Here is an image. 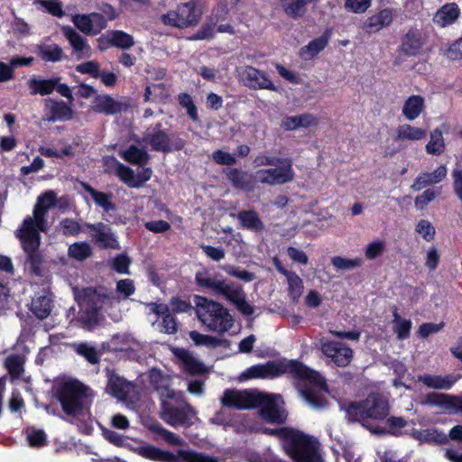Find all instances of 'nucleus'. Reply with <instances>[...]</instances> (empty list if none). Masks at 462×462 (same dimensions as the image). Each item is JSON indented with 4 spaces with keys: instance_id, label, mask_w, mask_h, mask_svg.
<instances>
[{
    "instance_id": "nucleus-26",
    "label": "nucleus",
    "mask_w": 462,
    "mask_h": 462,
    "mask_svg": "<svg viewBox=\"0 0 462 462\" xmlns=\"http://www.w3.org/2000/svg\"><path fill=\"white\" fill-rule=\"evenodd\" d=\"M423 46L421 32L417 28H411L402 39L401 51L407 56H416Z\"/></svg>"
},
{
    "instance_id": "nucleus-18",
    "label": "nucleus",
    "mask_w": 462,
    "mask_h": 462,
    "mask_svg": "<svg viewBox=\"0 0 462 462\" xmlns=\"http://www.w3.org/2000/svg\"><path fill=\"white\" fill-rule=\"evenodd\" d=\"M18 239L21 242L23 252L26 254L25 263L29 264L31 273L37 277H42L43 256L39 250L41 241L23 238Z\"/></svg>"
},
{
    "instance_id": "nucleus-56",
    "label": "nucleus",
    "mask_w": 462,
    "mask_h": 462,
    "mask_svg": "<svg viewBox=\"0 0 462 462\" xmlns=\"http://www.w3.org/2000/svg\"><path fill=\"white\" fill-rule=\"evenodd\" d=\"M90 14H75L72 18L74 25L83 33L87 35H94Z\"/></svg>"
},
{
    "instance_id": "nucleus-30",
    "label": "nucleus",
    "mask_w": 462,
    "mask_h": 462,
    "mask_svg": "<svg viewBox=\"0 0 462 462\" xmlns=\"http://www.w3.org/2000/svg\"><path fill=\"white\" fill-rule=\"evenodd\" d=\"M93 110L105 115H116L123 110V104L107 94L97 95L93 101Z\"/></svg>"
},
{
    "instance_id": "nucleus-55",
    "label": "nucleus",
    "mask_w": 462,
    "mask_h": 462,
    "mask_svg": "<svg viewBox=\"0 0 462 462\" xmlns=\"http://www.w3.org/2000/svg\"><path fill=\"white\" fill-rule=\"evenodd\" d=\"M420 441L435 444H445L448 442V436L436 429H428L420 433Z\"/></svg>"
},
{
    "instance_id": "nucleus-38",
    "label": "nucleus",
    "mask_w": 462,
    "mask_h": 462,
    "mask_svg": "<svg viewBox=\"0 0 462 462\" xmlns=\"http://www.w3.org/2000/svg\"><path fill=\"white\" fill-rule=\"evenodd\" d=\"M85 190L90 195L94 202L101 207L104 211H115L116 209V204L112 201L113 194L111 192L106 193L94 189L89 184H84Z\"/></svg>"
},
{
    "instance_id": "nucleus-27",
    "label": "nucleus",
    "mask_w": 462,
    "mask_h": 462,
    "mask_svg": "<svg viewBox=\"0 0 462 462\" xmlns=\"http://www.w3.org/2000/svg\"><path fill=\"white\" fill-rule=\"evenodd\" d=\"M459 15L460 9L458 5L454 2L447 3L435 13L433 23L444 28L453 24L458 19Z\"/></svg>"
},
{
    "instance_id": "nucleus-62",
    "label": "nucleus",
    "mask_w": 462,
    "mask_h": 462,
    "mask_svg": "<svg viewBox=\"0 0 462 462\" xmlns=\"http://www.w3.org/2000/svg\"><path fill=\"white\" fill-rule=\"evenodd\" d=\"M180 357L190 374H199L203 373V364L191 356L189 354L184 352L183 355L180 356Z\"/></svg>"
},
{
    "instance_id": "nucleus-63",
    "label": "nucleus",
    "mask_w": 462,
    "mask_h": 462,
    "mask_svg": "<svg viewBox=\"0 0 462 462\" xmlns=\"http://www.w3.org/2000/svg\"><path fill=\"white\" fill-rule=\"evenodd\" d=\"M293 429L294 428L290 427H282L276 429L264 427L261 430V432L268 436L277 437L282 441V444L284 445L291 434Z\"/></svg>"
},
{
    "instance_id": "nucleus-34",
    "label": "nucleus",
    "mask_w": 462,
    "mask_h": 462,
    "mask_svg": "<svg viewBox=\"0 0 462 462\" xmlns=\"http://www.w3.org/2000/svg\"><path fill=\"white\" fill-rule=\"evenodd\" d=\"M424 107V97L420 95H411L403 104L402 115L407 120L413 121L420 116Z\"/></svg>"
},
{
    "instance_id": "nucleus-8",
    "label": "nucleus",
    "mask_w": 462,
    "mask_h": 462,
    "mask_svg": "<svg viewBox=\"0 0 462 462\" xmlns=\"http://www.w3.org/2000/svg\"><path fill=\"white\" fill-rule=\"evenodd\" d=\"M255 409H259V416L271 424L282 425L286 422L288 412L284 409L283 400L280 394L265 393L258 391Z\"/></svg>"
},
{
    "instance_id": "nucleus-59",
    "label": "nucleus",
    "mask_w": 462,
    "mask_h": 462,
    "mask_svg": "<svg viewBox=\"0 0 462 462\" xmlns=\"http://www.w3.org/2000/svg\"><path fill=\"white\" fill-rule=\"evenodd\" d=\"M26 439L32 448H42L48 444L47 435L43 430H32L27 434Z\"/></svg>"
},
{
    "instance_id": "nucleus-31",
    "label": "nucleus",
    "mask_w": 462,
    "mask_h": 462,
    "mask_svg": "<svg viewBox=\"0 0 462 462\" xmlns=\"http://www.w3.org/2000/svg\"><path fill=\"white\" fill-rule=\"evenodd\" d=\"M63 34L69 41L75 53L78 54V59H81L84 54L89 53L90 46L88 41L75 29L66 26L63 28Z\"/></svg>"
},
{
    "instance_id": "nucleus-20",
    "label": "nucleus",
    "mask_w": 462,
    "mask_h": 462,
    "mask_svg": "<svg viewBox=\"0 0 462 462\" xmlns=\"http://www.w3.org/2000/svg\"><path fill=\"white\" fill-rule=\"evenodd\" d=\"M74 116V111L70 105L63 100L48 98L45 100V117L48 122H66Z\"/></svg>"
},
{
    "instance_id": "nucleus-7",
    "label": "nucleus",
    "mask_w": 462,
    "mask_h": 462,
    "mask_svg": "<svg viewBox=\"0 0 462 462\" xmlns=\"http://www.w3.org/2000/svg\"><path fill=\"white\" fill-rule=\"evenodd\" d=\"M319 446L316 438L293 429L283 448L293 462H323Z\"/></svg>"
},
{
    "instance_id": "nucleus-2",
    "label": "nucleus",
    "mask_w": 462,
    "mask_h": 462,
    "mask_svg": "<svg viewBox=\"0 0 462 462\" xmlns=\"http://www.w3.org/2000/svg\"><path fill=\"white\" fill-rule=\"evenodd\" d=\"M389 413V401L379 393H372L363 401L350 402L346 407V416L349 421L360 422L369 430V420H383Z\"/></svg>"
},
{
    "instance_id": "nucleus-14",
    "label": "nucleus",
    "mask_w": 462,
    "mask_h": 462,
    "mask_svg": "<svg viewBox=\"0 0 462 462\" xmlns=\"http://www.w3.org/2000/svg\"><path fill=\"white\" fill-rule=\"evenodd\" d=\"M115 297L106 287H87L82 290L81 305L97 309L101 312L104 306L111 307Z\"/></svg>"
},
{
    "instance_id": "nucleus-16",
    "label": "nucleus",
    "mask_w": 462,
    "mask_h": 462,
    "mask_svg": "<svg viewBox=\"0 0 462 462\" xmlns=\"http://www.w3.org/2000/svg\"><path fill=\"white\" fill-rule=\"evenodd\" d=\"M86 226L90 231V236L94 243L103 249H119L120 245L112 228L103 222L95 224L88 223Z\"/></svg>"
},
{
    "instance_id": "nucleus-61",
    "label": "nucleus",
    "mask_w": 462,
    "mask_h": 462,
    "mask_svg": "<svg viewBox=\"0 0 462 462\" xmlns=\"http://www.w3.org/2000/svg\"><path fill=\"white\" fill-rule=\"evenodd\" d=\"M60 226L65 236H78L82 231L80 224L69 217L63 218Z\"/></svg>"
},
{
    "instance_id": "nucleus-40",
    "label": "nucleus",
    "mask_w": 462,
    "mask_h": 462,
    "mask_svg": "<svg viewBox=\"0 0 462 462\" xmlns=\"http://www.w3.org/2000/svg\"><path fill=\"white\" fill-rule=\"evenodd\" d=\"M427 136V131L409 124L400 125L396 130L395 141H420Z\"/></svg>"
},
{
    "instance_id": "nucleus-45",
    "label": "nucleus",
    "mask_w": 462,
    "mask_h": 462,
    "mask_svg": "<svg viewBox=\"0 0 462 462\" xmlns=\"http://www.w3.org/2000/svg\"><path fill=\"white\" fill-rule=\"evenodd\" d=\"M52 300L50 297L40 295L32 299L31 311L39 319H46L51 312Z\"/></svg>"
},
{
    "instance_id": "nucleus-15",
    "label": "nucleus",
    "mask_w": 462,
    "mask_h": 462,
    "mask_svg": "<svg viewBox=\"0 0 462 462\" xmlns=\"http://www.w3.org/2000/svg\"><path fill=\"white\" fill-rule=\"evenodd\" d=\"M240 76L244 85L251 89L277 90V87L269 79L267 73L253 66H245Z\"/></svg>"
},
{
    "instance_id": "nucleus-50",
    "label": "nucleus",
    "mask_w": 462,
    "mask_h": 462,
    "mask_svg": "<svg viewBox=\"0 0 462 462\" xmlns=\"http://www.w3.org/2000/svg\"><path fill=\"white\" fill-rule=\"evenodd\" d=\"M24 359L20 355H10L5 358V366L12 378H20L24 372Z\"/></svg>"
},
{
    "instance_id": "nucleus-21",
    "label": "nucleus",
    "mask_w": 462,
    "mask_h": 462,
    "mask_svg": "<svg viewBox=\"0 0 462 462\" xmlns=\"http://www.w3.org/2000/svg\"><path fill=\"white\" fill-rule=\"evenodd\" d=\"M47 221L45 217H31L23 219L21 226L16 230L17 238L41 241L40 232H46Z\"/></svg>"
},
{
    "instance_id": "nucleus-64",
    "label": "nucleus",
    "mask_w": 462,
    "mask_h": 462,
    "mask_svg": "<svg viewBox=\"0 0 462 462\" xmlns=\"http://www.w3.org/2000/svg\"><path fill=\"white\" fill-rule=\"evenodd\" d=\"M438 195V192H436L432 189H427L424 190L420 195H418L415 198L414 204L417 209L423 210L425 207L433 201Z\"/></svg>"
},
{
    "instance_id": "nucleus-1",
    "label": "nucleus",
    "mask_w": 462,
    "mask_h": 462,
    "mask_svg": "<svg viewBox=\"0 0 462 462\" xmlns=\"http://www.w3.org/2000/svg\"><path fill=\"white\" fill-rule=\"evenodd\" d=\"M283 374H291L296 380L307 382L320 389H327L325 378L298 359L282 358L270 360L265 364L254 365L245 370L240 378L243 380L274 379Z\"/></svg>"
},
{
    "instance_id": "nucleus-46",
    "label": "nucleus",
    "mask_w": 462,
    "mask_h": 462,
    "mask_svg": "<svg viewBox=\"0 0 462 462\" xmlns=\"http://www.w3.org/2000/svg\"><path fill=\"white\" fill-rule=\"evenodd\" d=\"M150 431L155 433L162 439H163L167 444L171 446L182 447L186 445L185 440L175 434L172 431L162 427L159 422L152 423L149 427Z\"/></svg>"
},
{
    "instance_id": "nucleus-17",
    "label": "nucleus",
    "mask_w": 462,
    "mask_h": 462,
    "mask_svg": "<svg viewBox=\"0 0 462 462\" xmlns=\"http://www.w3.org/2000/svg\"><path fill=\"white\" fill-rule=\"evenodd\" d=\"M322 353L338 367L347 366L353 358V350L338 341H327L321 345Z\"/></svg>"
},
{
    "instance_id": "nucleus-13",
    "label": "nucleus",
    "mask_w": 462,
    "mask_h": 462,
    "mask_svg": "<svg viewBox=\"0 0 462 462\" xmlns=\"http://www.w3.org/2000/svg\"><path fill=\"white\" fill-rule=\"evenodd\" d=\"M112 162L116 165V174L129 188L138 189L143 186L145 182L151 180L152 171L151 168H143L141 171L134 174V171L112 157Z\"/></svg>"
},
{
    "instance_id": "nucleus-49",
    "label": "nucleus",
    "mask_w": 462,
    "mask_h": 462,
    "mask_svg": "<svg viewBox=\"0 0 462 462\" xmlns=\"http://www.w3.org/2000/svg\"><path fill=\"white\" fill-rule=\"evenodd\" d=\"M393 330L400 340L406 339L410 337L412 323L410 319H402L397 309L394 308L393 312Z\"/></svg>"
},
{
    "instance_id": "nucleus-9",
    "label": "nucleus",
    "mask_w": 462,
    "mask_h": 462,
    "mask_svg": "<svg viewBox=\"0 0 462 462\" xmlns=\"http://www.w3.org/2000/svg\"><path fill=\"white\" fill-rule=\"evenodd\" d=\"M167 129L162 127L161 122L151 125L143 136V141L148 143L153 152L169 153L173 151H180L185 146V141L180 137L173 138Z\"/></svg>"
},
{
    "instance_id": "nucleus-6",
    "label": "nucleus",
    "mask_w": 462,
    "mask_h": 462,
    "mask_svg": "<svg viewBox=\"0 0 462 462\" xmlns=\"http://www.w3.org/2000/svg\"><path fill=\"white\" fill-rule=\"evenodd\" d=\"M254 163L256 166L280 165L276 168L263 169L256 171L258 181L263 184H285L294 179L295 174L291 158H279L261 153L254 158Z\"/></svg>"
},
{
    "instance_id": "nucleus-10",
    "label": "nucleus",
    "mask_w": 462,
    "mask_h": 462,
    "mask_svg": "<svg viewBox=\"0 0 462 462\" xmlns=\"http://www.w3.org/2000/svg\"><path fill=\"white\" fill-rule=\"evenodd\" d=\"M202 14L201 5L192 0L179 5L175 12L164 16V21L177 28H188L197 25L201 19Z\"/></svg>"
},
{
    "instance_id": "nucleus-33",
    "label": "nucleus",
    "mask_w": 462,
    "mask_h": 462,
    "mask_svg": "<svg viewBox=\"0 0 462 462\" xmlns=\"http://www.w3.org/2000/svg\"><path fill=\"white\" fill-rule=\"evenodd\" d=\"M393 21V13L391 8L380 10L377 14L370 16L365 23V28L370 32H378L383 27L389 26Z\"/></svg>"
},
{
    "instance_id": "nucleus-22",
    "label": "nucleus",
    "mask_w": 462,
    "mask_h": 462,
    "mask_svg": "<svg viewBox=\"0 0 462 462\" xmlns=\"http://www.w3.org/2000/svg\"><path fill=\"white\" fill-rule=\"evenodd\" d=\"M223 278L224 276L220 273L202 268L195 273V284L199 291L215 296Z\"/></svg>"
},
{
    "instance_id": "nucleus-23",
    "label": "nucleus",
    "mask_w": 462,
    "mask_h": 462,
    "mask_svg": "<svg viewBox=\"0 0 462 462\" xmlns=\"http://www.w3.org/2000/svg\"><path fill=\"white\" fill-rule=\"evenodd\" d=\"M223 172L233 188L247 192L254 189L257 180L248 171L237 168H226Z\"/></svg>"
},
{
    "instance_id": "nucleus-28",
    "label": "nucleus",
    "mask_w": 462,
    "mask_h": 462,
    "mask_svg": "<svg viewBox=\"0 0 462 462\" xmlns=\"http://www.w3.org/2000/svg\"><path fill=\"white\" fill-rule=\"evenodd\" d=\"M236 218L243 229L254 233H261L265 229L263 222L254 209L240 210L236 214Z\"/></svg>"
},
{
    "instance_id": "nucleus-47",
    "label": "nucleus",
    "mask_w": 462,
    "mask_h": 462,
    "mask_svg": "<svg viewBox=\"0 0 462 462\" xmlns=\"http://www.w3.org/2000/svg\"><path fill=\"white\" fill-rule=\"evenodd\" d=\"M285 277L288 282V296L293 303H296L304 290L303 281L295 272H291Z\"/></svg>"
},
{
    "instance_id": "nucleus-37",
    "label": "nucleus",
    "mask_w": 462,
    "mask_h": 462,
    "mask_svg": "<svg viewBox=\"0 0 462 462\" xmlns=\"http://www.w3.org/2000/svg\"><path fill=\"white\" fill-rule=\"evenodd\" d=\"M193 411L192 407L189 404L185 408L170 407L165 411V420L171 426H179L189 424V415Z\"/></svg>"
},
{
    "instance_id": "nucleus-24",
    "label": "nucleus",
    "mask_w": 462,
    "mask_h": 462,
    "mask_svg": "<svg viewBox=\"0 0 462 462\" xmlns=\"http://www.w3.org/2000/svg\"><path fill=\"white\" fill-rule=\"evenodd\" d=\"M106 392L112 396L124 400L127 397L132 383L125 377L119 375L114 369H106Z\"/></svg>"
},
{
    "instance_id": "nucleus-11",
    "label": "nucleus",
    "mask_w": 462,
    "mask_h": 462,
    "mask_svg": "<svg viewBox=\"0 0 462 462\" xmlns=\"http://www.w3.org/2000/svg\"><path fill=\"white\" fill-rule=\"evenodd\" d=\"M215 296L222 297L231 302L239 312L245 316H251L254 311V307L246 300L243 286L237 282L223 278Z\"/></svg>"
},
{
    "instance_id": "nucleus-12",
    "label": "nucleus",
    "mask_w": 462,
    "mask_h": 462,
    "mask_svg": "<svg viewBox=\"0 0 462 462\" xmlns=\"http://www.w3.org/2000/svg\"><path fill=\"white\" fill-rule=\"evenodd\" d=\"M257 393V390L239 391L236 389H226L221 398V402L223 406L237 410L255 409Z\"/></svg>"
},
{
    "instance_id": "nucleus-44",
    "label": "nucleus",
    "mask_w": 462,
    "mask_h": 462,
    "mask_svg": "<svg viewBox=\"0 0 462 462\" xmlns=\"http://www.w3.org/2000/svg\"><path fill=\"white\" fill-rule=\"evenodd\" d=\"M31 94L47 96L51 94L57 86V79H31L28 82Z\"/></svg>"
},
{
    "instance_id": "nucleus-51",
    "label": "nucleus",
    "mask_w": 462,
    "mask_h": 462,
    "mask_svg": "<svg viewBox=\"0 0 462 462\" xmlns=\"http://www.w3.org/2000/svg\"><path fill=\"white\" fill-rule=\"evenodd\" d=\"M178 101L181 107L186 109L188 116L193 121H199L198 108L189 93L181 92L178 95Z\"/></svg>"
},
{
    "instance_id": "nucleus-60",
    "label": "nucleus",
    "mask_w": 462,
    "mask_h": 462,
    "mask_svg": "<svg viewBox=\"0 0 462 462\" xmlns=\"http://www.w3.org/2000/svg\"><path fill=\"white\" fill-rule=\"evenodd\" d=\"M302 395L309 403L316 408H323L327 404L326 398L313 389L306 388L302 390Z\"/></svg>"
},
{
    "instance_id": "nucleus-57",
    "label": "nucleus",
    "mask_w": 462,
    "mask_h": 462,
    "mask_svg": "<svg viewBox=\"0 0 462 462\" xmlns=\"http://www.w3.org/2000/svg\"><path fill=\"white\" fill-rule=\"evenodd\" d=\"M332 265L337 270H352L361 265L360 258L347 259L342 256H334L331 259Z\"/></svg>"
},
{
    "instance_id": "nucleus-58",
    "label": "nucleus",
    "mask_w": 462,
    "mask_h": 462,
    "mask_svg": "<svg viewBox=\"0 0 462 462\" xmlns=\"http://www.w3.org/2000/svg\"><path fill=\"white\" fill-rule=\"evenodd\" d=\"M415 231L421 235L422 238L427 242H430L435 238V227L427 219H420L416 225Z\"/></svg>"
},
{
    "instance_id": "nucleus-29",
    "label": "nucleus",
    "mask_w": 462,
    "mask_h": 462,
    "mask_svg": "<svg viewBox=\"0 0 462 462\" xmlns=\"http://www.w3.org/2000/svg\"><path fill=\"white\" fill-rule=\"evenodd\" d=\"M332 34L331 29H326L321 36L313 39L306 46L300 49V54L304 60H310L322 51L330 40Z\"/></svg>"
},
{
    "instance_id": "nucleus-39",
    "label": "nucleus",
    "mask_w": 462,
    "mask_h": 462,
    "mask_svg": "<svg viewBox=\"0 0 462 462\" xmlns=\"http://www.w3.org/2000/svg\"><path fill=\"white\" fill-rule=\"evenodd\" d=\"M388 429L381 426L370 428V431L376 434H390L393 436L400 435V430L407 426V420L401 416H390L385 419Z\"/></svg>"
},
{
    "instance_id": "nucleus-19",
    "label": "nucleus",
    "mask_w": 462,
    "mask_h": 462,
    "mask_svg": "<svg viewBox=\"0 0 462 462\" xmlns=\"http://www.w3.org/2000/svg\"><path fill=\"white\" fill-rule=\"evenodd\" d=\"M424 403L441 407L448 414H462V395L432 392L426 394Z\"/></svg>"
},
{
    "instance_id": "nucleus-42",
    "label": "nucleus",
    "mask_w": 462,
    "mask_h": 462,
    "mask_svg": "<svg viewBox=\"0 0 462 462\" xmlns=\"http://www.w3.org/2000/svg\"><path fill=\"white\" fill-rule=\"evenodd\" d=\"M36 53L47 62L60 61L64 58L63 50L56 43H41L36 46Z\"/></svg>"
},
{
    "instance_id": "nucleus-5",
    "label": "nucleus",
    "mask_w": 462,
    "mask_h": 462,
    "mask_svg": "<svg viewBox=\"0 0 462 462\" xmlns=\"http://www.w3.org/2000/svg\"><path fill=\"white\" fill-rule=\"evenodd\" d=\"M196 314L210 331L223 334L233 326L229 311L221 303L204 296H196Z\"/></svg>"
},
{
    "instance_id": "nucleus-3",
    "label": "nucleus",
    "mask_w": 462,
    "mask_h": 462,
    "mask_svg": "<svg viewBox=\"0 0 462 462\" xmlns=\"http://www.w3.org/2000/svg\"><path fill=\"white\" fill-rule=\"evenodd\" d=\"M90 388L77 379H69L60 383L54 397L60 402L62 411L70 417L83 413L89 397Z\"/></svg>"
},
{
    "instance_id": "nucleus-48",
    "label": "nucleus",
    "mask_w": 462,
    "mask_h": 462,
    "mask_svg": "<svg viewBox=\"0 0 462 462\" xmlns=\"http://www.w3.org/2000/svg\"><path fill=\"white\" fill-rule=\"evenodd\" d=\"M426 152L431 155H440L445 151V142L440 129L436 128L430 133V140L426 144Z\"/></svg>"
},
{
    "instance_id": "nucleus-54",
    "label": "nucleus",
    "mask_w": 462,
    "mask_h": 462,
    "mask_svg": "<svg viewBox=\"0 0 462 462\" xmlns=\"http://www.w3.org/2000/svg\"><path fill=\"white\" fill-rule=\"evenodd\" d=\"M91 254V247L86 242L74 243L69 247V255L78 261L86 260Z\"/></svg>"
},
{
    "instance_id": "nucleus-53",
    "label": "nucleus",
    "mask_w": 462,
    "mask_h": 462,
    "mask_svg": "<svg viewBox=\"0 0 462 462\" xmlns=\"http://www.w3.org/2000/svg\"><path fill=\"white\" fill-rule=\"evenodd\" d=\"M75 351L79 356H83L91 365H97L100 361L98 352L96 347L88 343L79 344L76 346Z\"/></svg>"
},
{
    "instance_id": "nucleus-36",
    "label": "nucleus",
    "mask_w": 462,
    "mask_h": 462,
    "mask_svg": "<svg viewBox=\"0 0 462 462\" xmlns=\"http://www.w3.org/2000/svg\"><path fill=\"white\" fill-rule=\"evenodd\" d=\"M189 335V338L194 342L196 346H206L212 348H216L217 346L229 348L231 346V342L228 339L204 335L196 330L190 331Z\"/></svg>"
},
{
    "instance_id": "nucleus-32",
    "label": "nucleus",
    "mask_w": 462,
    "mask_h": 462,
    "mask_svg": "<svg viewBox=\"0 0 462 462\" xmlns=\"http://www.w3.org/2000/svg\"><path fill=\"white\" fill-rule=\"evenodd\" d=\"M418 381L430 389L449 390L455 384L457 379L451 375H432L421 374L418 376Z\"/></svg>"
},
{
    "instance_id": "nucleus-35",
    "label": "nucleus",
    "mask_w": 462,
    "mask_h": 462,
    "mask_svg": "<svg viewBox=\"0 0 462 462\" xmlns=\"http://www.w3.org/2000/svg\"><path fill=\"white\" fill-rule=\"evenodd\" d=\"M103 319V315L97 309L82 305L79 312L78 321L81 327L88 330L94 329Z\"/></svg>"
},
{
    "instance_id": "nucleus-25",
    "label": "nucleus",
    "mask_w": 462,
    "mask_h": 462,
    "mask_svg": "<svg viewBox=\"0 0 462 462\" xmlns=\"http://www.w3.org/2000/svg\"><path fill=\"white\" fill-rule=\"evenodd\" d=\"M98 42L99 43L106 42V46L105 48L111 46L121 50H129L135 43L133 35L122 30L108 31L106 36L102 35L98 38Z\"/></svg>"
},
{
    "instance_id": "nucleus-52",
    "label": "nucleus",
    "mask_w": 462,
    "mask_h": 462,
    "mask_svg": "<svg viewBox=\"0 0 462 462\" xmlns=\"http://www.w3.org/2000/svg\"><path fill=\"white\" fill-rule=\"evenodd\" d=\"M218 22V19L213 15H210L207 21L202 24L199 30L194 34V40H206L211 39L215 35V27Z\"/></svg>"
},
{
    "instance_id": "nucleus-41",
    "label": "nucleus",
    "mask_w": 462,
    "mask_h": 462,
    "mask_svg": "<svg viewBox=\"0 0 462 462\" xmlns=\"http://www.w3.org/2000/svg\"><path fill=\"white\" fill-rule=\"evenodd\" d=\"M121 156L125 162L141 167L146 165L150 161V154L143 148H139L134 144L125 150Z\"/></svg>"
},
{
    "instance_id": "nucleus-43",
    "label": "nucleus",
    "mask_w": 462,
    "mask_h": 462,
    "mask_svg": "<svg viewBox=\"0 0 462 462\" xmlns=\"http://www.w3.org/2000/svg\"><path fill=\"white\" fill-rule=\"evenodd\" d=\"M56 193L53 190H47L37 199L33 208V217H46L48 210L56 204Z\"/></svg>"
},
{
    "instance_id": "nucleus-4",
    "label": "nucleus",
    "mask_w": 462,
    "mask_h": 462,
    "mask_svg": "<svg viewBox=\"0 0 462 462\" xmlns=\"http://www.w3.org/2000/svg\"><path fill=\"white\" fill-rule=\"evenodd\" d=\"M132 450L138 456L154 462H218L215 457L202 452L177 449L176 453H172L144 441H141Z\"/></svg>"
}]
</instances>
